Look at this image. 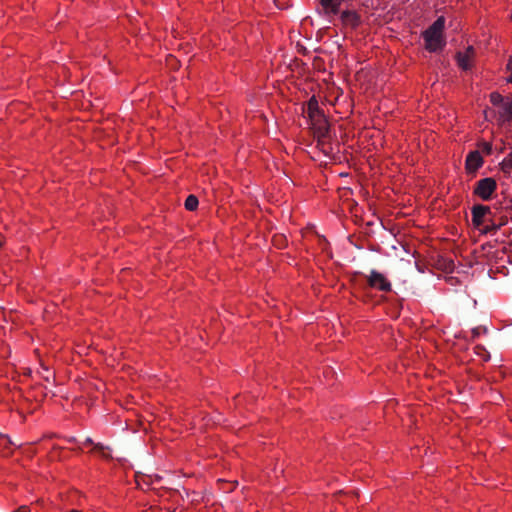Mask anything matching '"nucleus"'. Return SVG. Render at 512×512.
Masks as SVG:
<instances>
[{
    "instance_id": "obj_1",
    "label": "nucleus",
    "mask_w": 512,
    "mask_h": 512,
    "mask_svg": "<svg viewBox=\"0 0 512 512\" xmlns=\"http://www.w3.org/2000/svg\"><path fill=\"white\" fill-rule=\"evenodd\" d=\"M445 18L438 17L434 23L423 32L425 48L429 52H437L444 48L446 42L444 39Z\"/></svg>"
},
{
    "instance_id": "obj_2",
    "label": "nucleus",
    "mask_w": 512,
    "mask_h": 512,
    "mask_svg": "<svg viewBox=\"0 0 512 512\" xmlns=\"http://www.w3.org/2000/svg\"><path fill=\"white\" fill-rule=\"evenodd\" d=\"M497 189L496 181L491 178L480 179L474 188V194L483 201H488L492 198V195Z\"/></svg>"
},
{
    "instance_id": "obj_3",
    "label": "nucleus",
    "mask_w": 512,
    "mask_h": 512,
    "mask_svg": "<svg viewBox=\"0 0 512 512\" xmlns=\"http://www.w3.org/2000/svg\"><path fill=\"white\" fill-rule=\"evenodd\" d=\"M368 284L371 288L382 292L391 291V283L386 276L376 270H372L368 276Z\"/></svg>"
},
{
    "instance_id": "obj_4",
    "label": "nucleus",
    "mask_w": 512,
    "mask_h": 512,
    "mask_svg": "<svg viewBox=\"0 0 512 512\" xmlns=\"http://www.w3.org/2000/svg\"><path fill=\"white\" fill-rule=\"evenodd\" d=\"M311 127L318 138H324L328 134L329 124L323 113L309 117Z\"/></svg>"
},
{
    "instance_id": "obj_5",
    "label": "nucleus",
    "mask_w": 512,
    "mask_h": 512,
    "mask_svg": "<svg viewBox=\"0 0 512 512\" xmlns=\"http://www.w3.org/2000/svg\"><path fill=\"white\" fill-rule=\"evenodd\" d=\"M484 164V159L481 156L480 151L474 150L471 151L465 160V169L467 173H475L479 170Z\"/></svg>"
},
{
    "instance_id": "obj_6",
    "label": "nucleus",
    "mask_w": 512,
    "mask_h": 512,
    "mask_svg": "<svg viewBox=\"0 0 512 512\" xmlns=\"http://www.w3.org/2000/svg\"><path fill=\"white\" fill-rule=\"evenodd\" d=\"M474 55L475 52L472 46L467 47L466 50L463 52H459L457 54L458 66L463 70L470 69L472 67Z\"/></svg>"
},
{
    "instance_id": "obj_7",
    "label": "nucleus",
    "mask_w": 512,
    "mask_h": 512,
    "mask_svg": "<svg viewBox=\"0 0 512 512\" xmlns=\"http://www.w3.org/2000/svg\"><path fill=\"white\" fill-rule=\"evenodd\" d=\"M321 8L325 15H337L340 12V7L345 0H319Z\"/></svg>"
},
{
    "instance_id": "obj_8",
    "label": "nucleus",
    "mask_w": 512,
    "mask_h": 512,
    "mask_svg": "<svg viewBox=\"0 0 512 512\" xmlns=\"http://www.w3.org/2000/svg\"><path fill=\"white\" fill-rule=\"evenodd\" d=\"M341 21L344 25L355 28L360 24V16L356 11L345 10L341 13Z\"/></svg>"
},
{
    "instance_id": "obj_9",
    "label": "nucleus",
    "mask_w": 512,
    "mask_h": 512,
    "mask_svg": "<svg viewBox=\"0 0 512 512\" xmlns=\"http://www.w3.org/2000/svg\"><path fill=\"white\" fill-rule=\"evenodd\" d=\"M490 212V208L484 205H476L472 208V222L475 226H480L483 223V219L487 213Z\"/></svg>"
},
{
    "instance_id": "obj_10",
    "label": "nucleus",
    "mask_w": 512,
    "mask_h": 512,
    "mask_svg": "<svg viewBox=\"0 0 512 512\" xmlns=\"http://www.w3.org/2000/svg\"><path fill=\"white\" fill-rule=\"evenodd\" d=\"M500 118L503 122L512 120V100L503 104L502 110L500 111Z\"/></svg>"
},
{
    "instance_id": "obj_11",
    "label": "nucleus",
    "mask_w": 512,
    "mask_h": 512,
    "mask_svg": "<svg viewBox=\"0 0 512 512\" xmlns=\"http://www.w3.org/2000/svg\"><path fill=\"white\" fill-rule=\"evenodd\" d=\"M322 111L319 109V104L317 99L313 96L307 104V114L308 117L315 116L316 114H321Z\"/></svg>"
},
{
    "instance_id": "obj_12",
    "label": "nucleus",
    "mask_w": 512,
    "mask_h": 512,
    "mask_svg": "<svg viewBox=\"0 0 512 512\" xmlns=\"http://www.w3.org/2000/svg\"><path fill=\"white\" fill-rule=\"evenodd\" d=\"M198 199L194 195H189L185 200V208L189 211H194L198 207Z\"/></svg>"
},
{
    "instance_id": "obj_13",
    "label": "nucleus",
    "mask_w": 512,
    "mask_h": 512,
    "mask_svg": "<svg viewBox=\"0 0 512 512\" xmlns=\"http://www.w3.org/2000/svg\"><path fill=\"white\" fill-rule=\"evenodd\" d=\"M501 168L504 172L512 170V152L509 153L501 162Z\"/></svg>"
},
{
    "instance_id": "obj_14",
    "label": "nucleus",
    "mask_w": 512,
    "mask_h": 512,
    "mask_svg": "<svg viewBox=\"0 0 512 512\" xmlns=\"http://www.w3.org/2000/svg\"><path fill=\"white\" fill-rule=\"evenodd\" d=\"M490 101L493 105H499L503 102V97L498 92H493L490 94Z\"/></svg>"
},
{
    "instance_id": "obj_15",
    "label": "nucleus",
    "mask_w": 512,
    "mask_h": 512,
    "mask_svg": "<svg viewBox=\"0 0 512 512\" xmlns=\"http://www.w3.org/2000/svg\"><path fill=\"white\" fill-rule=\"evenodd\" d=\"M478 147L487 155L492 152V144L490 142H480Z\"/></svg>"
},
{
    "instance_id": "obj_16",
    "label": "nucleus",
    "mask_w": 512,
    "mask_h": 512,
    "mask_svg": "<svg viewBox=\"0 0 512 512\" xmlns=\"http://www.w3.org/2000/svg\"><path fill=\"white\" fill-rule=\"evenodd\" d=\"M507 70L510 73L507 77V82L512 83V59L507 63Z\"/></svg>"
},
{
    "instance_id": "obj_17",
    "label": "nucleus",
    "mask_w": 512,
    "mask_h": 512,
    "mask_svg": "<svg viewBox=\"0 0 512 512\" xmlns=\"http://www.w3.org/2000/svg\"><path fill=\"white\" fill-rule=\"evenodd\" d=\"M94 449H95V450H99V451H101V453H102V455H103L104 457H106V456H107V454L104 452V447H103V445H101V444H99V443H98V444H95Z\"/></svg>"
},
{
    "instance_id": "obj_18",
    "label": "nucleus",
    "mask_w": 512,
    "mask_h": 512,
    "mask_svg": "<svg viewBox=\"0 0 512 512\" xmlns=\"http://www.w3.org/2000/svg\"><path fill=\"white\" fill-rule=\"evenodd\" d=\"M480 332H481V329L480 328H474L472 330V334L473 336H479L480 335Z\"/></svg>"
},
{
    "instance_id": "obj_19",
    "label": "nucleus",
    "mask_w": 512,
    "mask_h": 512,
    "mask_svg": "<svg viewBox=\"0 0 512 512\" xmlns=\"http://www.w3.org/2000/svg\"><path fill=\"white\" fill-rule=\"evenodd\" d=\"M85 442H86V443H90V444H92V439H91V438H87V439L85 440Z\"/></svg>"
},
{
    "instance_id": "obj_20",
    "label": "nucleus",
    "mask_w": 512,
    "mask_h": 512,
    "mask_svg": "<svg viewBox=\"0 0 512 512\" xmlns=\"http://www.w3.org/2000/svg\"><path fill=\"white\" fill-rule=\"evenodd\" d=\"M70 512H81V511L74 509V510H71Z\"/></svg>"
},
{
    "instance_id": "obj_21",
    "label": "nucleus",
    "mask_w": 512,
    "mask_h": 512,
    "mask_svg": "<svg viewBox=\"0 0 512 512\" xmlns=\"http://www.w3.org/2000/svg\"><path fill=\"white\" fill-rule=\"evenodd\" d=\"M2 245H3V243H2V241L0 240V248L2 247Z\"/></svg>"
}]
</instances>
